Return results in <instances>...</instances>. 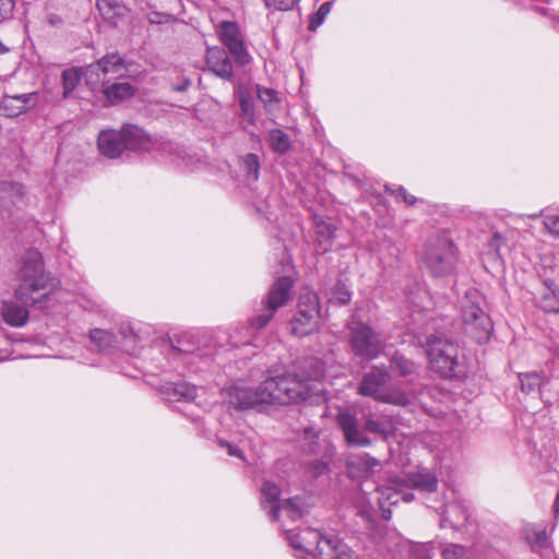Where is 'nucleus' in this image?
Listing matches in <instances>:
<instances>
[{"label": "nucleus", "instance_id": "412c9836", "mask_svg": "<svg viewBox=\"0 0 559 559\" xmlns=\"http://www.w3.org/2000/svg\"><path fill=\"white\" fill-rule=\"evenodd\" d=\"M379 465V461L368 453L349 455L346 460L348 476L353 479L368 477Z\"/></svg>", "mask_w": 559, "mask_h": 559}, {"label": "nucleus", "instance_id": "4be33fe9", "mask_svg": "<svg viewBox=\"0 0 559 559\" xmlns=\"http://www.w3.org/2000/svg\"><path fill=\"white\" fill-rule=\"evenodd\" d=\"M126 150L150 151L153 146L152 138L135 124H124L121 128Z\"/></svg>", "mask_w": 559, "mask_h": 559}, {"label": "nucleus", "instance_id": "4468645a", "mask_svg": "<svg viewBox=\"0 0 559 559\" xmlns=\"http://www.w3.org/2000/svg\"><path fill=\"white\" fill-rule=\"evenodd\" d=\"M207 70L224 81H233L234 68L227 51L219 46L209 47L205 53Z\"/></svg>", "mask_w": 559, "mask_h": 559}, {"label": "nucleus", "instance_id": "aec40b11", "mask_svg": "<svg viewBox=\"0 0 559 559\" xmlns=\"http://www.w3.org/2000/svg\"><path fill=\"white\" fill-rule=\"evenodd\" d=\"M337 424L342 428L346 442L349 445L367 447L371 443L368 437L360 433L356 417L349 412H341L337 415Z\"/></svg>", "mask_w": 559, "mask_h": 559}, {"label": "nucleus", "instance_id": "a18cd8bd", "mask_svg": "<svg viewBox=\"0 0 559 559\" xmlns=\"http://www.w3.org/2000/svg\"><path fill=\"white\" fill-rule=\"evenodd\" d=\"M299 1L300 0H263L266 8L278 11L292 10Z\"/></svg>", "mask_w": 559, "mask_h": 559}, {"label": "nucleus", "instance_id": "864d4df0", "mask_svg": "<svg viewBox=\"0 0 559 559\" xmlns=\"http://www.w3.org/2000/svg\"><path fill=\"white\" fill-rule=\"evenodd\" d=\"M312 469L316 476L321 475L328 471V464L322 461H314L312 463Z\"/></svg>", "mask_w": 559, "mask_h": 559}, {"label": "nucleus", "instance_id": "49530a36", "mask_svg": "<svg viewBox=\"0 0 559 559\" xmlns=\"http://www.w3.org/2000/svg\"><path fill=\"white\" fill-rule=\"evenodd\" d=\"M543 224L550 235L559 238V215H546Z\"/></svg>", "mask_w": 559, "mask_h": 559}, {"label": "nucleus", "instance_id": "7ed1b4c3", "mask_svg": "<svg viewBox=\"0 0 559 559\" xmlns=\"http://www.w3.org/2000/svg\"><path fill=\"white\" fill-rule=\"evenodd\" d=\"M486 308L487 301L483 294L476 289L466 292L461 306L462 329L466 336L478 344L489 341L493 331Z\"/></svg>", "mask_w": 559, "mask_h": 559}, {"label": "nucleus", "instance_id": "9b49d317", "mask_svg": "<svg viewBox=\"0 0 559 559\" xmlns=\"http://www.w3.org/2000/svg\"><path fill=\"white\" fill-rule=\"evenodd\" d=\"M126 67L123 57L118 52H109L85 68L86 84H95L100 80V73L120 75V71Z\"/></svg>", "mask_w": 559, "mask_h": 559}, {"label": "nucleus", "instance_id": "f3484780", "mask_svg": "<svg viewBox=\"0 0 559 559\" xmlns=\"http://www.w3.org/2000/svg\"><path fill=\"white\" fill-rule=\"evenodd\" d=\"M99 153L108 158H118L126 151L122 130H103L97 139Z\"/></svg>", "mask_w": 559, "mask_h": 559}, {"label": "nucleus", "instance_id": "f257e3e1", "mask_svg": "<svg viewBox=\"0 0 559 559\" xmlns=\"http://www.w3.org/2000/svg\"><path fill=\"white\" fill-rule=\"evenodd\" d=\"M59 286V281L45 270L43 254L36 249L27 250L21 258L16 272L15 300H3V321L14 328H22L29 320L28 307L45 309L50 295Z\"/></svg>", "mask_w": 559, "mask_h": 559}, {"label": "nucleus", "instance_id": "1a4fd4ad", "mask_svg": "<svg viewBox=\"0 0 559 559\" xmlns=\"http://www.w3.org/2000/svg\"><path fill=\"white\" fill-rule=\"evenodd\" d=\"M333 534H326L319 530L305 528L299 533L286 531L285 538L295 550L297 559H319L323 555L321 544L326 545V539L333 537Z\"/></svg>", "mask_w": 559, "mask_h": 559}, {"label": "nucleus", "instance_id": "9d476101", "mask_svg": "<svg viewBox=\"0 0 559 559\" xmlns=\"http://www.w3.org/2000/svg\"><path fill=\"white\" fill-rule=\"evenodd\" d=\"M216 34L237 64L242 67L251 61V56L245 46L237 23L231 21H222L216 26Z\"/></svg>", "mask_w": 559, "mask_h": 559}, {"label": "nucleus", "instance_id": "f8f14e48", "mask_svg": "<svg viewBox=\"0 0 559 559\" xmlns=\"http://www.w3.org/2000/svg\"><path fill=\"white\" fill-rule=\"evenodd\" d=\"M390 380L391 374L385 367L372 366L371 369L362 376L357 392L362 396L372 397L378 401V397L381 396Z\"/></svg>", "mask_w": 559, "mask_h": 559}, {"label": "nucleus", "instance_id": "2eb2a0df", "mask_svg": "<svg viewBox=\"0 0 559 559\" xmlns=\"http://www.w3.org/2000/svg\"><path fill=\"white\" fill-rule=\"evenodd\" d=\"M259 385L255 389L246 385L234 384L226 389L228 403L237 409H249L262 405Z\"/></svg>", "mask_w": 559, "mask_h": 559}, {"label": "nucleus", "instance_id": "8fccbe9b", "mask_svg": "<svg viewBox=\"0 0 559 559\" xmlns=\"http://www.w3.org/2000/svg\"><path fill=\"white\" fill-rule=\"evenodd\" d=\"M147 20L151 24H163L170 22L173 16L168 13L152 11L147 14Z\"/></svg>", "mask_w": 559, "mask_h": 559}, {"label": "nucleus", "instance_id": "20e7f679", "mask_svg": "<svg viewBox=\"0 0 559 559\" xmlns=\"http://www.w3.org/2000/svg\"><path fill=\"white\" fill-rule=\"evenodd\" d=\"M457 261L459 251L448 230L439 231L427 240L423 262L432 276L451 274Z\"/></svg>", "mask_w": 559, "mask_h": 559}, {"label": "nucleus", "instance_id": "c9c22d12", "mask_svg": "<svg viewBox=\"0 0 559 559\" xmlns=\"http://www.w3.org/2000/svg\"><path fill=\"white\" fill-rule=\"evenodd\" d=\"M390 368L400 376L406 377L415 372V364L400 353H394L390 359Z\"/></svg>", "mask_w": 559, "mask_h": 559}, {"label": "nucleus", "instance_id": "393cba45", "mask_svg": "<svg viewBox=\"0 0 559 559\" xmlns=\"http://www.w3.org/2000/svg\"><path fill=\"white\" fill-rule=\"evenodd\" d=\"M163 394L168 402H191L197 396L195 385L189 382H177L167 384Z\"/></svg>", "mask_w": 559, "mask_h": 559}, {"label": "nucleus", "instance_id": "473e14b6", "mask_svg": "<svg viewBox=\"0 0 559 559\" xmlns=\"http://www.w3.org/2000/svg\"><path fill=\"white\" fill-rule=\"evenodd\" d=\"M241 170L249 182H255L260 176V158L257 154L248 153L241 157Z\"/></svg>", "mask_w": 559, "mask_h": 559}, {"label": "nucleus", "instance_id": "a878e982", "mask_svg": "<svg viewBox=\"0 0 559 559\" xmlns=\"http://www.w3.org/2000/svg\"><path fill=\"white\" fill-rule=\"evenodd\" d=\"M406 481L412 488H416L425 492H435L438 489V478L428 469H419L417 472L409 473L406 477Z\"/></svg>", "mask_w": 559, "mask_h": 559}, {"label": "nucleus", "instance_id": "c03bdc74", "mask_svg": "<svg viewBox=\"0 0 559 559\" xmlns=\"http://www.w3.org/2000/svg\"><path fill=\"white\" fill-rule=\"evenodd\" d=\"M441 555L442 559H466V548L459 544H449Z\"/></svg>", "mask_w": 559, "mask_h": 559}, {"label": "nucleus", "instance_id": "72a5a7b5", "mask_svg": "<svg viewBox=\"0 0 559 559\" xmlns=\"http://www.w3.org/2000/svg\"><path fill=\"white\" fill-rule=\"evenodd\" d=\"M281 512H284L292 521H297L306 513L304 499L293 497L281 503Z\"/></svg>", "mask_w": 559, "mask_h": 559}, {"label": "nucleus", "instance_id": "680f3d73", "mask_svg": "<svg viewBox=\"0 0 559 559\" xmlns=\"http://www.w3.org/2000/svg\"><path fill=\"white\" fill-rule=\"evenodd\" d=\"M178 349H179V352H185V353L190 352L189 349H182V348H178Z\"/></svg>", "mask_w": 559, "mask_h": 559}, {"label": "nucleus", "instance_id": "bb28decb", "mask_svg": "<svg viewBox=\"0 0 559 559\" xmlns=\"http://www.w3.org/2000/svg\"><path fill=\"white\" fill-rule=\"evenodd\" d=\"M135 91V87L127 82H115L103 86V94L110 104H118L132 97Z\"/></svg>", "mask_w": 559, "mask_h": 559}, {"label": "nucleus", "instance_id": "13d9d810", "mask_svg": "<svg viewBox=\"0 0 559 559\" xmlns=\"http://www.w3.org/2000/svg\"><path fill=\"white\" fill-rule=\"evenodd\" d=\"M385 503H389V502H388V501H384V502H383V506H381V504L379 503V507H380V508H381V510H382V518H383L384 520H386V521H388V520H390V519H391L392 511H391L390 509H386V508L384 507V506H385Z\"/></svg>", "mask_w": 559, "mask_h": 559}, {"label": "nucleus", "instance_id": "37998d69", "mask_svg": "<svg viewBox=\"0 0 559 559\" xmlns=\"http://www.w3.org/2000/svg\"><path fill=\"white\" fill-rule=\"evenodd\" d=\"M96 8L103 15H119L121 5L116 0H96Z\"/></svg>", "mask_w": 559, "mask_h": 559}, {"label": "nucleus", "instance_id": "f03ea898", "mask_svg": "<svg viewBox=\"0 0 559 559\" xmlns=\"http://www.w3.org/2000/svg\"><path fill=\"white\" fill-rule=\"evenodd\" d=\"M301 368V371L292 374L287 373L284 367H270L267 377L259 384L262 403L288 405L308 399V382L321 380L324 377V368L316 358L305 359Z\"/></svg>", "mask_w": 559, "mask_h": 559}, {"label": "nucleus", "instance_id": "6ab92c4d", "mask_svg": "<svg viewBox=\"0 0 559 559\" xmlns=\"http://www.w3.org/2000/svg\"><path fill=\"white\" fill-rule=\"evenodd\" d=\"M468 506L464 500H455L445 504L440 512L441 527L449 526L451 528H459L460 525L468 521Z\"/></svg>", "mask_w": 559, "mask_h": 559}, {"label": "nucleus", "instance_id": "ddd939ff", "mask_svg": "<svg viewBox=\"0 0 559 559\" xmlns=\"http://www.w3.org/2000/svg\"><path fill=\"white\" fill-rule=\"evenodd\" d=\"M25 187L15 181L0 182V214L12 216L14 210L25 205Z\"/></svg>", "mask_w": 559, "mask_h": 559}, {"label": "nucleus", "instance_id": "c85d7f7f", "mask_svg": "<svg viewBox=\"0 0 559 559\" xmlns=\"http://www.w3.org/2000/svg\"><path fill=\"white\" fill-rule=\"evenodd\" d=\"M38 99V94L33 93H26V94H19L13 96H7L3 100L4 108L8 109L10 106H13V103H19V106H16V111H11L10 116H16L21 112L26 111L28 108L36 105Z\"/></svg>", "mask_w": 559, "mask_h": 559}, {"label": "nucleus", "instance_id": "4d7b16f0", "mask_svg": "<svg viewBox=\"0 0 559 559\" xmlns=\"http://www.w3.org/2000/svg\"><path fill=\"white\" fill-rule=\"evenodd\" d=\"M552 513L554 518L557 520L559 518V490L556 493V498L552 504Z\"/></svg>", "mask_w": 559, "mask_h": 559}, {"label": "nucleus", "instance_id": "5fc2aeb1", "mask_svg": "<svg viewBox=\"0 0 559 559\" xmlns=\"http://www.w3.org/2000/svg\"><path fill=\"white\" fill-rule=\"evenodd\" d=\"M191 85V81L189 79H183L178 85L174 86V91L176 92H185Z\"/></svg>", "mask_w": 559, "mask_h": 559}, {"label": "nucleus", "instance_id": "5701e85b", "mask_svg": "<svg viewBox=\"0 0 559 559\" xmlns=\"http://www.w3.org/2000/svg\"><path fill=\"white\" fill-rule=\"evenodd\" d=\"M281 489L271 481H264L261 487V507L267 512L272 521L278 520L281 512L280 502Z\"/></svg>", "mask_w": 559, "mask_h": 559}, {"label": "nucleus", "instance_id": "e433bc0d", "mask_svg": "<svg viewBox=\"0 0 559 559\" xmlns=\"http://www.w3.org/2000/svg\"><path fill=\"white\" fill-rule=\"evenodd\" d=\"M90 337L100 352L109 349L116 342V337L111 332L100 329L91 331Z\"/></svg>", "mask_w": 559, "mask_h": 559}, {"label": "nucleus", "instance_id": "3c124183", "mask_svg": "<svg viewBox=\"0 0 559 559\" xmlns=\"http://www.w3.org/2000/svg\"><path fill=\"white\" fill-rule=\"evenodd\" d=\"M218 444L221 445V448L226 449L227 453L230 456L243 459L242 451L236 444H233V443H230V442H228L226 440H218Z\"/></svg>", "mask_w": 559, "mask_h": 559}, {"label": "nucleus", "instance_id": "7c9ffc66", "mask_svg": "<svg viewBox=\"0 0 559 559\" xmlns=\"http://www.w3.org/2000/svg\"><path fill=\"white\" fill-rule=\"evenodd\" d=\"M378 402L396 406H406L411 403V397L406 391L400 386L385 385L383 393L378 397Z\"/></svg>", "mask_w": 559, "mask_h": 559}, {"label": "nucleus", "instance_id": "79ce46f5", "mask_svg": "<svg viewBox=\"0 0 559 559\" xmlns=\"http://www.w3.org/2000/svg\"><path fill=\"white\" fill-rule=\"evenodd\" d=\"M385 192L395 197L396 199H401L408 205H415L417 202V198L409 194L403 186H389L385 185Z\"/></svg>", "mask_w": 559, "mask_h": 559}, {"label": "nucleus", "instance_id": "a211bd4d", "mask_svg": "<svg viewBox=\"0 0 559 559\" xmlns=\"http://www.w3.org/2000/svg\"><path fill=\"white\" fill-rule=\"evenodd\" d=\"M536 306L547 313H559V286L554 280L545 278L535 294Z\"/></svg>", "mask_w": 559, "mask_h": 559}, {"label": "nucleus", "instance_id": "a19ab883", "mask_svg": "<svg viewBox=\"0 0 559 559\" xmlns=\"http://www.w3.org/2000/svg\"><path fill=\"white\" fill-rule=\"evenodd\" d=\"M332 7V2L322 3L316 13L311 14L309 17V26L310 31H316L324 21L326 15L330 13Z\"/></svg>", "mask_w": 559, "mask_h": 559}, {"label": "nucleus", "instance_id": "603ef678", "mask_svg": "<svg viewBox=\"0 0 559 559\" xmlns=\"http://www.w3.org/2000/svg\"><path fill=\"white\" fill-rule=\"evenodd\" d=\"M502 240H503V237L499 233L496 231V233L492 234V237H491V239L489 241V246L493 250L499 251L500 245H501Z\"/></svg>", "mask_w": 559, "mask_h": 559}, {"label": "nucleus", "instance_id": "09e8293b", "mask_svg": "<svg viewBox=\"0 0 559 559\" xmlns=\"http://www.w3.org/2000/svg\"><path fill=\"white\" fill-rule=\"evenodd\" d=\"M366 429L370 432H374L383 437H386L389 432L384 424L374 419H368L366 421Z\"/></svg>", "mask_w": 559, "mask_h": 559}, {"label": "nucleus", "instance_id": "de8ad7c7", "mask_svg": "<svg viewBox=\"0 0 559 559\" xmlns=\"http://www.w3.org/2000/svg\"><path fill=\"white\" fill-rule=\"evenodd\" d=\"M14 7V0H0V22L12 16Z\"/></svg>", "mask_w": 559, "mask_h": 559}, {"label": "nucleus", "instance_id": "ea45409f", "mask_svg": "<svg viewBox=\"0 0 559 559\" xmlns=\"http://www.w3.org/2000/svg\"><path fill=\"white\" fill-rule=\"evenodd\" d=\"M258 98L262 102L269 111L276 109L278 105L277 94L274 90L258 86Z\"/></svg>", "mask_w": 559, "mask_h": 559}, {"label": "nucleus", "instance_id": "052dcab7", "mask_svg": "<svg viewBox=\"0 0 559 559\" xmlns=\"http://www.w3.org/2000/svg\"><path fill=\"white\" fill-rule=\"evenodd\" d=\"M5 51H8V48L0 41V55L4 53Z\"/></svg>", "mask_w": 559, "mask_h": 559}, {"label": "nucleus", "instance_id": "f704fd0d", "mask_svg": "<svg viewBox=\"0 0 559 559\" xmlns=\"http://www.w3.org/2000/svg\"><path fill=\"white\" fill-rule=\"evenodd\" d=\"M269 141L272 150L278 154H285L290 148L288 134L280 129H273L269 132Z\"/></svg>", "mask_w": 559, "mask_h": 559}, {"label": "nucleus", "instance_id": "bf43d9fd", "mask_svg": "<svg viewBox=\"0 0 559 559\" xmlns=\"http://www.w3.org/2000/svg\"><path fill=\"white\" fill-rule=\"evenodd\" d=\"M120 332L124 338H127L129 336H135L131 328H128V329L121 328Z\"/></svg>", "mask_w": 559, "mask_h": 559}, {"label": "nucleus", "instance_id": "6e6d98bb", "mask_svg": "<svg viewBox=\"0 0 559 559\" xmlns=\"http://www.w3.org/2000/svg\"><path fill=\"white\" fill-rule=\"evenodd\" d=\"M240 107H241L242 111L246 114H248L252 110L251 102L246 98L240 99Z\"/></svg>", "mask_w": 559, "mask_h": 559}, {"label": "nucleus", "instance_id": "2f4dec72", "mask_svg": "<svg viewBox=\"0 0 559 559\" xmlns=\"http://www.w3.org/2000/svg\"><path fill=\"white\" fill-rule=\"evenodd\" d=\"M326 546L334 554L332 559H360V556L336 535L326 539Z\"/></svg>", "mask_w": 559, "mask_h": 559}, {"label": "nucleus", "instance_id": "c756f323", "mask_svg": "<svg viewBox=\"0 0 559 559\" xmlns=\"http://www.w3.org/2000/svg\"><path fill=\"white\" fill-rule=\"evenodd\" d=\"M335 230L336 227L333 224L323 219L316 223L317 239L322 252H328L331 249L335 237Z\"/></svg>", "mask_w": 559, "mask_h": 559}, {"label": "nucleus", "instance_id": "4c0bfd02", "mask_svg": "<svg viewBox=\"0 0 559 559\" xmlns=\"http://www.w3.org/2000/svg\"><path fill=\"white\" fill-rule=\"evenodd\" d=\"M521 390L526 393H535L539 391L543 378L538 372L520 373Z\"/></svg>", "mask_w": 559, "mask_h": 559}, {"label": "nucleus", "instance_id": "b1692460", "mask_svg": "<svg viewBox=\"0 0 559 559\" xmlns=\"http://www.w3.org/2000/svg\"><path fill=\"white\" fill-rule=\"evenodd\" d=\"M323 294L328 302L335 306H345L352 299V292L341 277L329 282L326 281L324 283Z\"/></svg>", "mask_w": 559, "mask_h": 559}, {"label": "nucleus", "instance_id": "0eeeda50", "mask_svg": "<svg viewBox=\"0 0 559 559\" xmlns=\"http://www.w3.org/2000/svg\"><path fill=\"white\" fill-rule=\"evenodd\" d=\"M321 306L319 296L313 290H305L299 295L297 310L290 321L292 333L297 336H307L319 326Z\"/></svg>", "mask_w": 559, "mask_h": 559}, {"label": "nucleus", "instance_id": "39448f33", "mask_svg": "<svg viewBox=\"0 0 559 559\" xmlns=\"http://www.w3.org/2000/svg\"><path fill=\"white\" fill-rule=\"evenodd\" d=\"M427 355L430 368L442 378H461L466 373L464 364L459 359V347L445 336L427 337Z\"/></svg>", "mask_w": 559, "mask_h": 559}, {"label": "nucleus", "instance_id": "cd10ccee", "mask_svg": "<svg viewBox=\"0 0 559 559\" xmlns=\"http://www.w3.org/2000/svg\"><path fill=\"white\" fill-rule=\"evenodd\" d=\"M83 75H85V70L83 71L82 68L78 67L68 68L62 71V97L64 99L70 97L71 93L80 84Z\"/></svg>", "mask_w": 559, "mask_h": 559}, {"label": "nucleus", "instance_id": "423d86ee", "mask_svg": "<svg viewBox=\"0 0 559 559\" xmlns=\"http://www.w3.org/2000/svg\"><path fill=\"white\" fill-rule=\"evenodd\" d=\"M348 343L355 357L371 361L379 357L383 348L381 335L362 321L348 324Z\"/></svg>", "mask_w": 559, "mask_h": 559}, {"label": "nucleus", "instance_id": "dca6fc26", "mask_svg": "<svg viewBox=\"0 0 559 559\" xmlns=\"http://www.w3.org/2000/svg\"><path fill=\"white\" fill-rule=\"evenodd\" d=\"M408 488L412 487L406 480L399 477L392 478L386 486L377 488L379 493L378 503L383 506V502L388 501L389 504L392 506L396 504L400 499L405 502H411L414 500L415 496L413 492L406 490Z\"/></svg>", "mask_w": 559, "mask_h": 559}, {"label": "nucleus", "instance_id": "6e6552de", "mask_svg": "<svg viewBox=\"0 0 559 559\" xmlns=\"http://www.w3.org/2000/svg\"><path fill=\"white\" fill-rule=\"evenodd\" d=\"M293 286L294 282L289 276L277 278L270 287L266 297L262 300L263 308L261 313L251 319L250 329L257 330L264 328L274 317V313L287 304Z\"/></svg>", "mask_w": 559, "mask_h": 559}, {"label": "nucleus", "instance_id": "58836bf2", "mask_svg": "<svg viewBox=\"0 0 559 559\" xmlns=\"http://www.w3.org/2000/svg\"><path fill=\"white\" fill-rule=\"evenodd\" d=\"M526 540L533 550L542 549L547 544V532L545 527H531L526 530Z\"/></svg>", "mask_w": 559, "mask_h": 559}]
</instances>
